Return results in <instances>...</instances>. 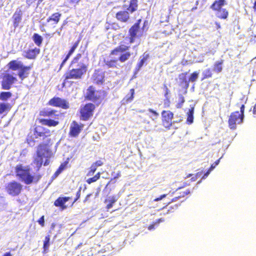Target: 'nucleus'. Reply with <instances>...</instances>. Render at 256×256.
I'll list each match as a JSON object with an SVG mask.
<instances>
[{"label":"nucleus","instance_id":"4d7b16f0","mask_svg":"<svg viewBox=\"0 0 256 256\" xmlns=\"http://www.w3.org/2000/svg\"><path fill=\"white\" fill-rule=\"evenodd\" d=\"M69 2L74 6L76 5L80 2V0H68Z\"/></svg>","mask_w":256,"mask_h":256},{"label":"nucleus","instance_id":"ea45409f","mask_svg":"<svg viewBox=\"0 0 256 256\" xmlns=\"http://www.w3.org/2000/svg\"><path fill=\"white\" fill-rule=\"evenodd\" d=\"M66 162L62 164L59 168L57 169L56 172H54V176H58L66 168Z\"/></svg>","mask_w":256,"mask_h":256},{"label":"nucleus","instance_id":"e433bc0d","mask_svg":"<svg viewBox=\"0 0 256 256\" xmlns=\"http://www.w3.org/2000/svg\"><path fill=\"white\" fill-rule=\"evenodd\" d=\"M12 96V93L10 92H2L0 93V100L6 101Z\"/></svg>","mask_w":256,"mask_h":256},{"label":"nucleus","instance_id":"774afa93","mask_svg":"<svg viewBox=\"0 0 256 256\" xmlns=\"http://www.w3.org/2000/svg\"><path fill=\"white\" fill-rule=\"evenodd\" d=\"M196 177H193V178H192L190 179V180L192 182H194L196 180Z\"/></svg>","mask_w":256,"mask_h":256},{"label":"nucleus","instance_id":"a211bd4d","mask_svg":"<svg viewBox=\"0 0 256 256\" xmlns=\"http://www.w3.org/2000/svg\"><path fill=\"white\" fill-rule=\"evenodd\" d=\"M70 198H71L69 196H60L54 202V206L56 207H59L62 210H64L68 208V206L65 204V203Z\"/></svg>","mask_w":256,"mask_h":256},{"label":"nucleus","instance_id":"bb28decb","mask_svg":"<svg viewBox=\"0 0 256 256\" xmlns=\"http://www.w3.org/2000/svg\"><path fill=\"white\" fill-rule=\"evenodd\" d=\"M62 14L59 12L53 14L50 17L47 19V22H52L53 24H57L61 17Z\"/></svg>","mask_w":256,"mask_h":256},{"label":"nucleus","instance_id":"412c9836","mask_svg":"<svg viewBox=\"0 0 256 256\" xmlns=\"http://www.w3.org/2000/svg\"><path fill=\"white\" fill-rule=\"evenodd\" d=\"M116 18L120 22H126L130 20V17L128 10H120L116 12Z\"/></svg>","mask_w":256,"mask_h":256},{"label":"nucleus","instance_id":"9d476101","mask_svg":"<svg viewBox=\"0 0 256 256\" xmlns=\"http://www.w3.org/2000/svg\"><path fill=\"white\" fill-rule=\"evenodd\" d=\"M5 190L9 195L12 196H16L22 192L23 186L17 181L12 180L7 184Z\"/></svg>","mask_w":256,"mask_h":256},{"label":"nucleus","instance_id":"6ab92c4d","mask_svg":"<svg viewBox=\"0 0 256 256\" xmlns=\"http://www.w3.org/2000/svg\"><path fill=\"white\" fill-rule=\"evenodd\" d=\"M40 50L39 48L35 47L32 49H28L26 50L24 56L29 60H34L40 53Z\"/></svg>","mask_w":256,"mask_h":256},{"label":"nucleus","instance_id":"473e14b6","mask_svg":"<svg viewBox=\"0 0 256 256\" xmlns=\"http://www.w3.org/2000/svg\"><path fill=\"white\" fill-rule=\"evenodd\" d=\"M150 56L148 54L144 53L142 54V58L140 60L138 63L136 65V69L137 70H140L141 68L144 65V63L146 62L148 58H149Z\"/></svg>","mask_w":256,"mask_h":256},{"label":"nucleus","instance_id":"052dcab7","mask_svg":"<svg viewBox=\"0 0 256 256\" xmlns=\"http://www.w3.org/2000/svg\"><path fill=\"white\" fill-rule=\"evenodd\" d=\"M214 24H216V28L217 30L220 29L221 28V26L220 22H216Z\"/></svg>","mask_w":256,"mask_h":256},{"label":"nucleus","instance_id":"0eeeda50","mask_svg":"<svg viewBox=\"0 0 256 256\" xmlns=\"http://www.w3.org/2000/svg\"><path fill=\"white\" fill-rule=\"evenodd\" d=\"M244 105L242 104L240 107V112L236 111L232 112L228 120V126L231 130H235L236 124L242 122L244 118Z\"/></svg>","mask_w":256,"mask_h":256},{"label":"nucleus","instance_id":"c756f323","mask_svg":"<svg viewBox=\"0 0 256 256\" xmlns=\"http://www.w3.org/2000/svg\"><path fill=\"white\" fill-rule=\"evenodd\" d=\"M138 7V0H131L130 1L129 6L127 8L128 12L132 13L136 11Z\"/></svg>","mask_w":256,"mask_h":256},{"label":"nucleus","instance_id":"338daca9","mask_svg":"<svg viewBox=\"0 0 256 256\" xmlns=\"http://www.w3.org/2000/svg\"><path fill=\"white\" fill-rule=\"evenodd\" d=\"M212 170H210V169L204 174V176H208V174H209L210 172Z\"/></svg>","mask_w":256,"mask_h":256},{"label":"nucleus","instance_id":"09e8293b","mask_svg":"<svg viewBox=\"0 0 256 256\" xmlns=\"http://www.w3.org/2000/svg\"><path fill=\"white\" fill-rule=\"evenodd\" d=\"M92 164L94 165L95 167L98 168V166H100L104 164V162L101 160H98L93 162Z\"/></svg>","mask_w":256,"mask_h":256},{"label":"nucleus","instance_id":"4be33fe9","mask_svg":"<svg viewBox=\"0 0 256 256\" xmlns=\"http://www.w3.org/2000/svg\"><path fill=\"white\" fill-rule=\"evenodd\" d=\"M46 150H40L38 148L36 150V158L34 160V163L37 166L38 170H40L42 165L43 154H42V152Z\"/></svg>","mask_w":256,"mask_h":256},{"label":"nucleus","instance_id":"ddd939ff","mask_svg":"<svg viewBox=\"0 0 256 256\" xmlns=\"http://www.w3.org/2000/svg\"><path fill=\"white\" fill-rule=\"evenodd\" d=\"M162 124L167 130H170L172 125V120L174 117V113L169 110H164L161 112Z\"/></svg>","mask_w":256,"mask_h":256},{"label":"nucleus","instance_id":"9b49d317","mask_svg":"<svg viewBox=\"0 0 256 256\" xmlns=\"http://www.w3.org/2000/svg\"><path fill=\"white\" fill-rule=\"evenodd\" d=\"M96 109L94 104L89 102L82 106L80 110V119L86 121L92 116L94 112Z\"/></svg>","mask_w":256,"mask_h":256},{"label":"nucleus","instance_id":"a19ab883","mask_svg":"<svg viewBox=\"0 0 256 256\" xmlns=\"http://www.w3.org/2000/svg\"><path fill=\"white\" fill-rule=\"evenodd\" d=\"M82 55L81 54H77L71 61L70 66H73L76 64H78L80 60L82 58Z\"/></svg>","mask_w":256,"mask_h":256},{"label":"nucleus","instance_id":"69168bd1","mask_svg":"<svg viewBox=\"0 0 256 256\" xmlns=\"http://www.w3.org/2000/svg\"><path fill=\"white\" fill-rule=\"evenodd\" d=\"M48 164H49V160H46L44 162V166H46L48 165Z\"/></svg>","mask_w":256,"mask_h":256},{"label":"nucleus","instance_id":"680f3d73","mask_svg":"<svg viewBox=\"0 0 256 256\" xmlns=\"http://www.w3.org/2000/svg\"><path fill=\"white\" fill-rule=\"evenodd\" d=\"M2 256H12L10 252H6L4 253L2 255Z\"/></svg>","mask_w":256,"mask_h":256},{"label":"nucleus","instance_id":"a878e982","mask_svg":"<svg viewBox=\"0 0 256 256\" xmlns=\"http://www.w3.org/2000/svg\"><path fill=\"white\" fill-rule=\"evenodd\" d=\"M224 62L223 60L215 62L213 66L212 71L216 74L221 72L223 70Z\"/></svg>","mask_w":256,"mask_h":256},{"label":"nucleus","instance_id":"5fc2aeb1","mask_svg":"<svg viewBox=\"0 0 256 256\" xmlns=\"http://www.w3.org/2000/svg\"><path fill=\"white\" fill-rule=\"evenodd\" d=\"M170 102L169 100H166L164 101V108H168L170 106Z\"/></svg>","mask_w":256,"mask_h":256},{"label":"nucleus","instance_id":"f8f14e48","mask_svg":"<svg viewBox=\"0 0 256 256\" xmlns=\"http://www.w3.org/2000/svg\"><path fill=\"white\" fill-rule=\"evenodd\" d=\"M17 78L13 74L6 72L2 76L1 81L2 88L5 90H10L12 86L17 82Z\"/></svg>","mask_w":256,"mask_h":256},{"label":"nucleus","instance_id":"393cba45","mask_svg":"<svg viewBox=\"0 0 256 256\" xmlns=\"http://www.w3.org/2000/svg\"><path fill=\"white\" fill-rule=\"evenodd\" d=\"M118 200V198L116 196H110L108 197V198H106L104 202L106 204V208L107 210L111 208L114 204Z\"/></svg>","mask_w":256,"mask_h":256},{"label":"nucleus","instance_id":"2eb2a0df","mask_svg":"<svg viewBox=\"0 0 256 256\" xmlns=\"http://www.w3.org/2000/svg\"><path fill=\"white\" fill-rule=\"evenodd\" d=\"M84 125L82 124H78L77 122L73 120L70 127L68 134L70 137L76 138L81 132Z\"/></svg>","mask_w":256,"mask_h":256},{"label":"nucleus","instance_id":"4c0bfd02","mask_svg":"<svg viewBox=\"0 0 256 256\" xmlns=\"http://www.w3.org/2000/svg\"><path fill=\"white\" fill-rule=\"evenodd\" d=\"M50 235L48 234L44 238V245L43 248L44 251H46L50 246Z\"/></svg>","mask_w":256,"mask_h":256},{"label":"nucleus","instance_id":"bf43d9fd","mask_svg":"<svg viewBox=\"0 0 256 256\" xmlns=\"http://www.w3.org/2000/svg\"><path fill=\"white\" fill-rule=\"evenodd\" d=\"M92 195V194H87V195L85 197V198H84V202H86L88 201V200H89V198H90Z\"/></svg>","mask_w":256,"mask_h":256},{"label":"nucleus","instance_id":"7ed1b4c3","mask_svg":"<svg viewBox=\"0 0 256 256\" xmlns=\"http://www.w3.org/2000/svg\"><path fill=\"white\" fill-rule=\"evenodd\" d=\"M39 116L46 118H39V122L50 128L56 127L60 124L62 114L54 109L43 108L40 111Z\"/></svg>","mask_w":256,"mask_h":256},{"label":"nucleus","instance_id":"2f4dec72","mask_svg":"<svg viewBox=\"0 0 256 256\" xmlns=\"http://www.w3.org/2000/svg\"><path fill=\"white\" fill-rule=\"evenodd\" d=\"M32 39L37 46H41L43 41V38L41 36L37 33H34L32 36Z\"/></svg>","mask_w":256,"mask_h":256},{"label":"nucleus","instance_id":"f3484780","mask_svg":"<svg viewBox=\"0 0 256 256\" xmlns=\"http://www.w3.org/2000/svg\"><path fill=\"white\" fill-rule=\"evenodd\" d=\"M93 82L96 84H102L104 82V74L100 70H96L92 75Z\"/></svg>","mask_w":256,"mask_h":256},{"label":"nucleus","instance_id":"8fccbe9b","mask_svg":"<svg viewBox=\"0 0 256 256\" xmlns=\"http://www.w3.org/2000/svg\"><path fill=\"white\" fill-rule=\"evenodd\" d=\"M38 223L43 227L44 226V216H42L38 220Z\"/></svg>","mask_w":256,"mask_h":256},{"label":"nucleus","instance_id":"c85d7f7f","mask_svg":"<svg viewBox=\"0 0 256 256\" xmlns=\"http://www.w3.org/2000/svg\"><path fill=\"white\" fill-rule=\"evenodd\" d=\"M134 89L131 88L130 90V94L126 96L122 99L124 104H128L132 102L134 98Z\"/></svg>","mask_w":256,"mask_h":256},{"label":"nucleus","instance_id":"5701e85b","mask_svg":"<svg viewBox=\"0 0 256 256\" xmlns=\"http://www.w3.org/2000/svg\"><path fill=\"white\" fill-rule=\"evenodd\" d=\"M80 41V38H78L76 40V42L73 44V45L71 47L70 50H69L68 53L67 54L65 58L64 59V60H62V62L61 63V64L60 65V68H61L64 66V65L66 62L70 58V56L75 51L76 49L77 48V47H78V46Z\"/></svg>","mask_w":256,"mask_h":256},{"label":"nucleus","instance_id":"58836bf2","mask_svg":"<svg viewBox=\"0 0 256 256\" xmlns=\"http://www.w3.org/2000/svg\"><path fill=\"white\" fill-rule=\"evenodd\" d=\"M148 111L152 114V115L149 116V117L150 118L153 120H156L158 118L159 114L156 110L152 108H148Z\"/></svg>","mask_w":256,"mask_h":256},{"label":"nucleus","instance_id":"f704fd0d","mask_svg":"<svg viewBox=\"0 0 256 256\" xmlns=\"http://www.w3.org/2000/svg\"><path fill=\"white\" fill-rule=\"evenodd\" d=\"M101 172H97L94 176L86 180V182L90 184L92 183H94L98 181L100 178Z\"/></svg>","mask_w":256,"mask_h":256},{"label":"nucleus","instance_id":"cd10ccee","mask_svg":"<svg viewBox=\"0 0 256 256\" xmlns=\"http://www.w3.org/2000/svg\"><path fill=\"white\" fill-rule=\"evenodd\" d=\"M22 64L18 62L16 60L10 61L8 66V68L12 70H19Z\"/></svg>","mask_w":256,"mask_h":256},{"label":"nucleus","instance_id":"39448f33","mask_svg":"<svg viewBox=\"0 0 256 256\" xmlns=\"http://www.w3.org/2000/svg\"><path fill=\"white\" fill-rule=\"evenodd\" d=\"M88 66L86 64H81L78 68H73L67 71L64 74V80L62 82V87H65L66 84L72 85L74 82L70 80H80L86 74L87 71Z\"/></svg>","mask_w":256,"mask_h":256},{"label":"nucleus","instance_id":"37998d69","mask_svg":"<svg viewBox=\"0 0 256 256\" xmlns=\"http://www.w3.org/2000/svg\"><path fill=\"white\" fill-rule=\"evenodd\" d=\"M97 168L94 166V165L92 164L90 166V168H89L88 171L86 174V176H92L96 170Z\"/></svg>","mask_w":256,"mask_h":256},{"label":"nucleus","instance_id":"423d86ee","mask_svg":"<svg viewBox=\"0 0 256 256\" xmlns=\"http://www.w3.org/2000/svg\"><path fill=\"white\" fill-rule=\"evenodd\" d=\"M106 96V92L104 90H97L93 86H90L86 90L84 96L85 100L94 102H101Z\"/></svg>","mask_w":256,"mask_h":256},{"label":"nucleus","instance_id":"3c124183","mask_svg":"<svg viewBox=\"0 0 256 256\" xmlns=\"http://www.w3.org/2000/svg\"><path fill=\"white\" fill-rule=\"evenodd\" d=\"M168 196H170V193L167 194H162V195L160 196L159 197L156 198L154 200V201L157 202V201L160 200H162L163 198H166Z\"/></svg>","mask_w":256,"mask_h":256},{"label":"nucleus","instance_id":"a18cd8bd","mask_svg":"<svg viewBox=\"0 0 256 256\" xmlns=\"http://www.w3.org/2000/svg\"><path fill=\"white\" fill-rule=\"evenodd\" d=\"M139 117L140 118L141 120V122L143 123L146 124H150V122L149 121L148 119V114H144L142 115L139 116Z\"/></svg>","mask_w":256,"mask_h":256},{"label":"nucleus","instance_id":"c03bdc74","mask_svg":"<svg viewBox=\"0 0 256 256\" xmlns=\"http://www.w3.org/2000/svg\"><path fill=\"white\" fill-rule=\"evenodd\" d=\"M44 0H26L27 5L30 6L37 2L36 6H38Z\"/></svg>","mask_w":256,"mask_h":256},{"label":"nucleus","instance_id":"13d9d810","mask_svg":"<svg viewBox=\"0 0 256 256\" xmlns=\"http://www.w3.org/2000/svg\"><path fill=\"white\" fill-rule=\"evenodd\" d=\"M156 224V222H154L152 224L148 226V228L149 230H152L155 228V226Z\"/></svg>","mask_w":256,"mask_h":256},{"label":"nucleus","instance_id":"e2e57ef3","mask_svg":"<svg viewBox=\"0 0 256 256\" xmlns=\"http://www.w3.org/2000/svg\"><path fill=\"white\" fill-rule=\"evenodd\" d=\"M253 114H256V104L254 106L253 108Z\"/></svg>","mask_w":256,"mask_h":256},{"label":"nucleus","instance_id":"6e6552de","mask_svg":"<svg viewBox=\"0 0 256 256\" xmlns=\"http://www.w3.org/2000/svg\"><path fill=\"white\" fill-rule=\"evenodd\" d=\"M226 4V0H216L210 8L214 12H217V17L220 19L226 20L228 18V12L222 7Z\"/></svg>","mask_w":256,"mask_h":256},{"label":"nucleus","instance_id":"dca6fc26","mask_svg":"<svg viewBox=\"0 0 256 256\" xmlns=\"http://www.w3.org/2000/svg\"><path fill=\"white\" fill-rule=\"evenodd\" d=\"M33 63L30 64L28 66L22 65L18 73V75L21 80H24L28 76L30 71L33 68Z\"/></svg>","mask_w":256,"mask_h":256},{"label":"nucleus","instance_id":"6e6d98bb","mask_svg":"<svg viewBox=\"0 0 256 256\" xmlns=\"http://www.w3.org/2000/svg\"><path fill=\"white\" fill-rule=\"evenodd\" d=\"M220 158L217 160L213 164H212L210 167V170H213L216 166H217L220 162Z\"/></svg>","mask_w":256,"mask_h":256},{"label":"nucleus","instance_id":"72a5a7b5","mask_svg":"<svg viewBox=\"0 0 256 256\" xmlns=\"http://www.w3.org/2000/svg\"><path fill=\"white\" fill-rule=\"evenodd\" d=\"M212 70L210 68H206L202 73V78L201 80L202 81L204 80L211 78L212 76Z\"/></svg>","mask_w":256,"mask_h":256},{"label":"nucleus","instance_id":"864d4df0","mask_svg":"<svg viewBox=\"0 0 256 256\" xmlns=\"http://www.w3.org/2000/svg\"><path fill=\"white\" fill-rule=\"evenodd\" d=\"M112 176H114L113 179H116L118 178L121 176V172L120 171H118L116 174L114 172H112Z\"/></svg>","mask_w":256,"mask_h":256},{"label":"nucleus","instance_id":"f03ea898","mask_svg":"<svg viewBox=\"0 0 256 256\" xmlns=\"http://www.w3.org/2000/svg\"><path fill=\"white\" fill-rule=\"evenodd\" d=\"M52 132L50 129L42 125H36L33 134H28L26 142L29 146H32L37 142H40L38 148L40 150H48L52 145L50 136Z\"/></svg>","mask_w":256,"mask_h":256},{"label":"nucleus","instance_id":"aec40b11","mask_svg":"<svg viewBox=\"0 0 256 256\" xmlns=\"http://www.w3.org/2000/svg\"><path fill=\"white\" fill-rule=\"evenodd\" d=\"M22 12L21 10L16 11L12 18V24L14 28H18L22 20Z\"/></svg>","mask_w":256,"mask_h":256},{"label":"nucleus","instance_id":"de8ad7c7","mask_svg":"<svg viewBox=\"0 0 256 256\" xmlns=\"http://www.w3.org/2000/svg\"><path fill=\"white\" fill-rule=\"evenodd\" d=\"M80 190H79L76 193V196L74 198V200L70 206L72 207L73 206V204L75 202H76L80 198Z\"/></svg>","mask_w":256,"mask_h":256},{"label":"nucleus","instance_id":"4468645a","mask_svg":"<svg viewBox=\"0 0 256 256\" xmlns=\"http://www.w3.org/2000/svg\"><path fill=\"white\" fill-rule=\"evenodd\" d=\"M48 104L50 106L60 108L64 110L68 109L70 108V104L68 100L57 96H54L50 99Z\"/></svg>","mask_w":256,"mask_h":256},{"label":"nucleus","instance_id":"b1692460","mask_svg":"<svg viewBox=\"0 0 256 256\" xmlns=\"http://www.w3.org/2000/svg\"><path fill=\"white\" fill-rule=\"evenodd\" d=\"M187 72H183L179 74L180 86L188 88L189 87V80L187 79Z\"/></svg>","mask_w":256,"mask_h":256},{"label":"nucleus","instance_id":"7c9ffc66","mask_svg":"<svg viewBox=\"0 0 256 256\" xmlns=\"http://www.w3.org/2000/svg\"><path fill=\"white\" fill-rule=\"evenodd\" d=\"M194 113V107L192 106L188 110V112L186 113V116H187L186 122L188 124H190L193 122Z\"/></svg>","mask_w":256,"mask_h":256},{"label":"nucleus","instance_id":"1a4fd4ad","mask_svg":"<svg viewBox=\"0 0 256 256\" xmlns=\"http://www.w3.org/2000/svg\"><path fill=\"white\" fill-rule=\"evenodd\" d=\"M190 186V184L184 182L181 186H179L175 192H172L173 194H174L175 196L172 198L171 201L168 204L175 202L181 198H184L190 194V192L194 190V188H190L188 187Z\"/></svg>","mask_w":256,"mask_h":256},{"label":"nucleus","instance_id":"c9c22d12","mask_svg":"<svg viewBox=\"0 0 256 256\" xmlns=\"http://www.w3.org/2000/svg\"><path fill=\"white\" fill-rule=\"evenodd\" d=\"M11 108L10 104L8 103H0V114H2L4 112H8Z\"/></svg>","mask_w":256,"mask_h":256},{"label":"nucleus","instance_id":"603ef678","mask_svg":"<svg viewBox=\"0 0 256 256\" xmlns=\"http://www.w3.org/2000/svg\"><path fill=\"white\" fill-rule=\"evenodd\" d=\"M179 205L175 204L173 206H170L168 210L169 212H174L178 208Z\"/></svg>","mask_w":256,"mask_h":256},{"label":"nucleus","instance_id":"49530a36","mask_svg":"<svg viewBox=\"0 0 256 256\" xmlns=\"http://www.w3.org/2000/svg\"><path fill=\"white\" fill-rule=\"evenodd\" d=\"M184 102H185L184 98L182 95H180L179 97V102L176 104V108H181L183 105V104Z\"/></svg>","mask_w":256,"mask_h":256},{"label":"nucleus","instance_id":"79ce46f5","mask_svg":"<svg viewBox=\"0 0 256 256\" xmlns=\"http://www.w3.org/2000/svg\"><path fill=\"white\" fill-rule=\"evenodd\" d=\"M198 74H199L198 72H196V71L190 74V76L189 78H188L189 83L190 82H194L198 78Z\"/></svg>","mask_w":256,"mask_h":256},{"label":"nucleus","instance_id":"0e129e2a","mask_svg":"<svg viewBox=\"0 0 256 256\" xmlns=\"http://www.w3.org/2000/svg\"><path fill=\"white\" fill-rule=\"evenodd\" d=\"M253 8L254 11L256 12V0L254 3Z\"/></svg>","mask_w":256,"mask_h":256},{"label":"nucleus","instance_id":"20e7f679","mask_svg":"<svg viewBox=\"0 0 256 256\" xmlns=\"http://www.w3.org/2000/svg\"><path fill=\"white\" fill-rule=\"evenodd\" d=\"M15 173L16 176L27 185L32 183L37 184L42 178V174L40 173L32 174L30 169L22 164H18L16 166Z\"/></svg>","mask_w":256,"mask_h":256},{"label":"nucleus","instance_id":"f257e3e1","mask_svg":"<svg viewBox=\"0 0 256 256\" xmlns=\"http://www.w3.org/2000/svg\"><path fill=\"white\" fill-rule=\"evenodd\" d=\"M141 20H138L128 30L129 44L121 42L119 45L112 50L110 53V58L104 59V62L108 68H117L118 62L124 63L127 61L132 53L129 51L130 44L134 42L140 29Z\"/></svg>","mask_w":256,"mask_h":256}]
</instances>
